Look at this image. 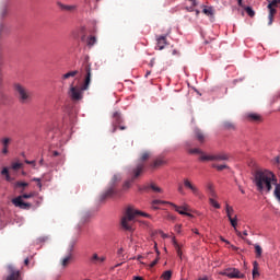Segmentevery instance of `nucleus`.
Masks as SVG:
<instances>
[{"label":"nucleus","mask_w":280,"mask_h":280,"mask_svg":"<svg viewBox=\"0 0 280 280\" xmlns=\"http://www.w3.org/2000/svg\"><path fill=\"white\" fill-rule=\"evenodd\" d=\"M254 186L257 187V191L265 194L273 190V198L280 205V184L277 183L273 172L268 170L254 171Z\"/></svg>","instance_id":"1"},{"label":"nucleus","mask_w":280,"mask_h":280,"mask_svg":"<svg viewBox=\"0 0 280 280\" xmlns=\"http://www.w3.org/2000/svg\"><path fill=\"white\" fill-rule=\"evenodd\" d=\"M82 71L84 72V84L81 88L79 86H71V91H69V96L74 102L81 101V92H84L90 89V79L92 77L90 63L84 61L82 67Z\"/></svg>","instance_id":"2"},{"label":"nucleus","mask_w":280,"mask_h":280,"mask_svg":"<svg viewBox=\"0 0 280 280\" xmlns=\"http://www.w3.org/2000/svg\"><path fill=\"white\" fill-rule=\"evenodd\" d=\"M137 215L150 218V214L133 210V208L128 207L126 209V215L120 219V226H122V230H126L128 232L133 231V228L132 225H130V223L133 222V219L137 218Z\"/></svg>","instance_id":"3"},{"label":"nucleus","mask_w":280,"mask_h":280,"mask_svg":"<svg viewBox=\"0 0 280 280\" xmlns=\"http://www.w3.org/2000/svg\"><path fill=\"white\" fill-rule=\"evenodd\" d=\"M148 160H150L149 151H144L142 152V154L139 155L137 166L131 168L132 179H137L141 175V172H144V162H148Z\"/></svg>","instance_id":"4"},{"label":"nucleus","mask_w":280,"mask_h":280,"mask_svg":"<svg viewBox=\"0 0 280 280\" xmlns=\"http://www.w3.org/2000/svg\"><path fill=\"white\" fill-rule=\"evenodd\" d=\"M35 197V192L24 194L22 196L15 197L10 202L13 203L15 208L22 209V210H30L32 208L31 203L24 202L23 199H32Z\"/></svg>","instance_id":"5"},{"label":"nucleus","mask_w":280,"mask_h":280,"mask_svg":"<svg viewBox=\"0 0 280 280\" xmlns=\"http://www.w3.org/2000/svg\"><path fill=\"white\" fill-rule=\"evenodd\" d=\"M221 277H226L229 279H243L246 278L243 273H241V270H237V268H226L223 271L219 272Z\"/></svg>","instance_id":"6"},{"label":"nucleus","mask_w":280,"mask_h":280,"mask_svg":"<svg viewBox=\"0 0 280 280\" xmlns=\"http://www.w3.org/2000/svg\"><path fill=\"white\" fill-rule=\"evenodd\" d=\"M278 8H280V0L268 1V25L273 24V15H276Z\"/></svg>","instance_id":"7"},{"label":"nucleus","mask_w":280,"mask_h":280,"mask_svg":"<svg viewBox=\"0 0 280 280\" xmlns=\"http://www.w3.org/2000/svg\"><path fill=\"white\" fill-rule=\"evenodd\" d=\"M15 95L19 96V102H22V104H25L26 101H30V92L24 89L21 84L14 85Z\"/></svg>","instance_id":"8"},{"label":"nucleus","mask_w":280,"mask_h":280,"mask_svg":"<svg viewBox=\"0 0 280 280\" xmlns=\"http://www.w3.org/2000/svg\"><path fill=\"white\" fill-rule=\"evenodd\" d=\"M177 187L186 188L191 191V195H194V197H199V188H197V186L194 185L188 178H183V184L177 185Z\"/></svg>","instance_id":"9"},{"label":"nucleus","mask_w":280,"mask_h":280,"mask_svg":"<svg viewBox=\"0 0 280 280\" xmlns=\"http://www.w3.org/2000/svg\"><path fill=\"white\" fill-rule=\"evenodd\" d=\"M224 211L226 212V219L230 220V225L232 226V229H235L237 226V219L232 218V212H235V210H233L230 205H226L224 207Z\"/></svg>","instance_id":"10"},{"label":"nucleus","mask_w":280,"mask_h":280,"mask_svg":"<svg viewBox=\"0 0 280 280\" xmlns=\"http://www.w3.org/2000/svg\"><path fill=\"white\" fill-rule=\"evenodd\" d=\"M57 8L62 12L73 13L78 9L75 4H65L62 2L57 1Z\"/></svg>","instance_id":"11"},{"label":"nucleus","mask_w":280,"mask_h":280,"mask_svg":"<svg viewBox=\"0 0 280 280\" xmlns=\"http://www.w3.org/2000/svg\"><path fill=\"white\" fill-rule=\"evenodd\" d=\"M106 261V256H98L97 254H93L90 256V264L93 266H101Z\"/></svg>","instance_id":"12"},{"label":"nucleus","mask_w":280,"mask_h":280,"mask_svg":"<svg viewBox=\"0 0 280 280\" xmlns=\"http://www.w3.org/2000/svg\"><path fill=\"white\" fill-rule=\"evenodd\" d=\"M8 270L10 275L4 280H21V273L19 270L13 269V266H9Z\"/></svg>","instance_id":"13"},{"label":"nucleus","mask_w":280,"mask_h":280,"mask_svg":"<svg viewBox=\"0 0 280 280\" xmlns=\"http://www.w3.org/2000/svg\"><path fill=\"white\" fill-rule=\"evenodd\" d=\"M172 208L175 209V212H177V214H180V215H185V217H188V218H191V213H188V207L187 206H176V205H172Z\"/></svg>","instance_id":"14"},{"label":"nucleus","mask_w":280,"mask_h":280,"mask_svg":"<svg viewBox=\"0 0 280 280\" xmlns=\"http://www.w3.org/2000/svg\"><path fill=\"white\" fill-rule=\"evenodd\" d=\"M246 121L259 124L262 121V117L255 113H247L246 114Z\"/></svg>","instance_id":"15"},{"label":"nucleus","mask_w":280,"mask_h":280,"mask_svg":"<svg viewBox=\"0 0 280 280\" xmlns=\"http://www.w3.org/2000/svg\"><path fill=\"white\" fill-rule=\"evenodd\" d=\"M163 165H166V160H163L162 156L155 159L153 162L150 163V170L159 168Z\"/></svg>","instance_id":"16"},{"label":"nucleus","mask_w":280,"mask_h":280,"mask_svg":"<svg viewBox=\"0 0 280 280\" xmlns=\"http://www.w3.org/2000/svg\"><path fill=\"white\" fill-rule=\"evenodd\" d=\"M210 158L214 159L215 162H223L230 160V155H226V153H214L209 154Z\"/></svg>","instance_id":"17"},{"label":"nucleus","mask_w":280,"mask_h":280,"mask_svg":"<svg viewBox=\"0 0 280 280\" xmlns=\"http://www.w3.org/2000/svg\"><path fill=\"white\" fill-rule=\"evenodd\" d=\"M194 138L197 139V142H199V144L205 143L206 136L202 130L194 129Z\"/></svg>","instance_id":"18"},{"label":"nucleus","mask_w":280,"mask_h":280,"mask_svg":"<svg viewBox=\"0 0 280 280\" xmlns=\"http://www.w3.org/2000/svg\"><path fill=\"white\" fill-rule=\"evenodd\" d=\"M150 205H151V209L153 210H159V207L156 206H162V205H168L170 207L175 206V203H172L170 201H162V200H153L150 202Z\"/></svg>","instance_id":"19"},{"label":"nucleus","mask_w":280,"mask_h":280,"mask_svg":"<svg viewBox=\"0 0 280 280\" xmlns=\"http://www.w3.org/2000/svg\"><path fill=\"white\" fill-rule=\"evenodd\" d=\"M205 191L208 192V197H210V199H215L217 195H215V190L213 188V184L208 183V185L205 186Z\"/></svg>","instance_id":"20"},{"label":"nucleus","mask_w":280,"mask_h":280,"mask_svg":"<svg viewBox=\"0 0 280 280\" xmlns=\"http://www.w3.org/2000/svg\"><path fill=\"white\" fill-rule=\"evenodd\" d=\"M155 42H158V43H155V47H158L159 48V50H162L163 49V47H166V36H159V38L158 39H155Z\"/></svg>","instance_id":"21"},{"label":"nucleus","mask_w":280,"mask_h":280,"mask_svg":"<svg viewBox=\"0 0 280 280\" xmlns=\"http://www.w3.org/2000/svg\"><path fill=\"white\" fill-rule=\"evenodd\" d=\"M114 195H116V191L114 190L113 187L109 189H106V191L101 195V201L112 198L114 197Z\"/></svg>","instance_id":"22"},{"label":"nucleus","mask_w":280,"mask_h":280,"mask_svg":"<svg viewBox=\"0 0 280 280\" xmlns=\"http://www.w3.org/2000/svg\"><path fill=\"white\" fill-rule=\"evenodd\" d=\"M202 14L208 18H213V7H205L202 9Z\"/></svg>","instance_id":"23"},{"label":"nucleus","mask_w":280,"mask_h":280,"mask_svg":"<svg viewBox=\"0 0 280 280\" xmlns=\"http://www.w3.org/2000/svg\"><path fill=\"white\" fill-rule=\"evenodd\" d=\"M78 74H79V71L73 70V71L68 72L66 74H62V80H68V79L74 78Z\"/></svg>","instance_id":"24"},{"label":"nucleus","mask_w":280,"mask_h":280,"mask_svg":"<svg viewBox=\"0 0 280 280\" xmlns=\"http://www.w3.org/2000/svg\"><path fill=\"white\" fill-rule=\"evenodd\" d=\"M199 161H202V162H215V160L213 158H211L210 155H208V154L199 155Z\"/></svg>","instance_id":"25"},{"label":"nucleus","mask_w":280,"mask_h":280,"mask_svg":"<svg viewBox=\"0 0 280 280\" xmlns=\"http://www.w3.org/2000/svg\"><path fill=\"white\" fill-rule=\"evenodd\" d=\"M254 254H256V257H262V247L259 245H254Z\"/></svg>","instance_id":"26"},{"label":"nucleus","mask_w":280,"mask_h":280,"mask_svg":"<svg viewBox=\"0 0 280 280\" xmlns=\"http://www.w3.org/2000/svg\"><path fill=\"white\" fill-rule=\"evenodd\" d=\"M162 280H172V270H166L164 273H161Z\"/></svg>","instance_id":"27"},{"label":"nucleus","mask_w":280,"mask_h":280,"mask_svg":"<svg viewBox=\"0 0 280 280\" xmlns=\"http://www.w3.org/2000/svg\"><path fill=\"white\" fill-rule=\"evenodd\" d=\"M172 245L175 246V252L177 253V257H182L183 256V252L180 250V245H178L175 240L172 241Z\"/></svg>","instance_id":"28"},{"label":"nucleus","mask_w":280,"mask_h":280,"mask_svg":"<svg viewBox=\"0 0 280 280\" xmlns=\"http://www.w3.org/2000/svg\"><path fill=\"white\" fill-rule=\"evenodd\" d=\"M208 202L210 203V207H213L214 209H221V206L215 201V199L208 198Z\"/></svg>","instance_id":"29"},{"label":"nucleus","mask_w":280,"mask_h":280,"mask_svg":"<svg viewBox=\"0 0 280 280\" xmlns=\"http://www.w3.org/2000/svg\"><path fill=\"white\" fill-rule=\"evenodd\" d=\"M223 127L224 130H235V125H233L231 121H224Z\"/></svg>","instance_id":"30"},{"label":"nucleus","mask_w":280,"mask_h":280,"mask_svg":"<svg viewBox=\"0 0 280 280\" xmlns=\"http://www.w3.org/2000/svg\"><path fill=\"white\" fill-rule=\"evenodd\" d=\"M257 266H258L257 261H254V262H253V269H252V277H257V276H259Z\"/></svg>","instance_id":"31"},{"label":"nucleus","mask_w":280,"mask_h":280,"mask_svg":"<svg viewBox=\"0 0 280 280\" xmlns=\"http://www.w3.org/2000/svg\"><path fill=\"white\" fill-rule=\"evenodd\" d=\"M30 187V184L25 183V182H15V188H26Z\"/></svg>","instance_id":"32"},{"label":"nucleus","mask_w":280,"mask_h":280,"mask_svg":"<svg viewBox=\"0 0 280 280\" xmlns=\"http://www.w3.org/2000/svg\"><path fill=\"white\" fill-rule=\"evenodd\" d=\"M1 175L4 176V180L10 182V174L8 173V167H3Z\"/></svg>","instance_id":"33"},{"label":"nucleus","mask_w":280,"mask_h":280,"mask_svg":"<svg viewBox=\"0 0 280 280\" xmlns=\"http://www.w3.org/2000/svg\"><path fill=\"white\" fill-rule=\"evenodd\" d=\"M113 119H115V125H119V122H121V117H119V113L116 112L115 114H113Z\"/></svg>","instance_id":"34"},{"label":"nucleus","mask_w":280,"mask_h":280,"mask_svg":"<svg viewBox=\"0 0 280 280\" xmlns=\"http://www.w3.org/2000/svg\"><path fill=\"white\" fill-rule=\"evenodd\" d=\"M213 168H214L215 171L221 172V171L226 170V168H228V166H226L225 164H221V165L213 164Z\"/></svg>","instance_id":"35"},{"label":"nucleus","mask_w":280,"mask_h":280,"mask_svg":"<svg viewBox=\"0 0 280 280\" xmlns=\"http://www.w3.org/2000/svg\"><path fill=\"white\" fill-rule=\"evenodd\" d=\"M188 154H200V155H205V153H202V151H200L199 149H190L188 150Z\"/></svg>","instance_id":"36"},{"label":"nucleus","mask_w":280,"mask_h":280,"mask_svg":"<svg viewBox=\"0 0 280 280\" xmlns=\"http://www.w3.org/2000/svg\"><path fill=\"white\" fill-rule=\"evenodd\" d=\"M243 10L246 11V14L249 15V18H254V10H252V7H246Z\"/></svg>","instance_id":"37"},{"label":"nucleus","mask_w":280,"mask_h":280,"mask_svg":"<svg viewBox=\"0 0 280 280\" xmlns=\"http://www.w3.org/2000/svg\"><path fill=\"white\" fill-rule=\"evenodd\" d=\"M70 262V255H68L66 258H62V267H68V264Z\"/></svg>","instance_id":"38"},{"label":"nucleus","mask_w":280,"mask_h":280,"mask_svg":"<svg viewBox=\"0 0 280 280\" xmlns=\"http://www.w3.org/2000/svg\"><path fill=\"white\" fill-rule=\"evenodd\" d=\"M10 168H12L13 171H19L21 170V163H13L12 165H10Z\"/></svg>","instance_id":"39"},{"label":"nucleus","mask_w":280,"mask_h":280,"mask_svg":"<svg viewBox=\"0 0 280 280\" xmlns=\"http://www.w3.org/2000/svg\"><path fill=\"white\" fill-rule=\"evenodd\" d=\"M150 189L153 190L154 192H159L161 194V188L159 186H155V185H150Z\"/></svg>","instance_id":"40"},{"label":"nucleus","mask_w":280,"mask_h":280,"mask_svg":"<svg viewBox=\"0 0 280 280\" xmlns=\"http://www.w3.org/2000/svg\"><path fill=\"white\" fill-rule=\"evenodd\" d=\"M273 162H275L276 168L280 170V158H279V156H276V158L273 159Z\"/></svg>","instance_id":"41"},{"label":"nucleus","mask_w":280,"mask_h":280,"mask_svg":"<svg viewBox=\"0 0 280 280\" xmlns=\"http://www.w3.org/2000/svg\"><path fill=\"white\" fill-rule=\"evenodd\" d=\"M9 143H10V138H3L2 139V148H8Z\"/></svg>","instance_id":"42"},{"label":"nucleus","mask_w":280,"mask_h":280,"mask_svg":"<svg viewBox=\"0 0 280 280\" xmlns=\"http://www.w3.org/2000/svg\"><path fill=\"white\" fill-rule=\"evenodd\" d=\"M93 45H95V37H90L88 39V46L92 47Z\"/></svg>","instance_id":"43"},{"label":"nucleus","mask_w":280,"mask_h":280,"mask_svg":"<svg viewBox=\"0 0 280 280\" xmlns=\"http://www.w3.org/2000/svg\"><path fill=\"white\" fill-rule=\"evenodd\" d=\"M235 235H238V237H241L242 235H243V236H247L248 233H247L246 231L238 232L237 230H235Z\"/></svg>","instance_id":"44"},{"label":"nucleus","mask_w":280,"mask_h":280,"mask_svg":"<svg viewBox=\"0 0 280 280\" xmlns=\"http://www.w3.org/2000/svg\"><path fill=\"white\" fill-rule=\"evenodd\" d=\"M159 264V258H155L153 261L150 262V268L155 267Z\"/></svg>","instance_id":"45"},{"label":"nucleus","mask_w":280,"mask_h":280,"mask_svg":"<svg viewBox=\"0 0 280 280\" xmlns=\"http://www.w3.org/2000/svg\"><path fill=\"white\" fill-rule=\"evenodd\" d=\"M33 182L37 183V188L42 187L40 178H33Z\"/></svg>","instance_id":"46"},{"label":"nucleus","mask_w":280,"mask_h":280,"mask_svg":"<svg viewBox=\"0 0 280 280\" xmlns=\"http://www.w3.org/2000/svg\"><path fill=\"white\" fill-rule=\"evenodd\" d=\"M177 192H179L180 195H183V186H177Z\"/></svg>","instance_id":"47"},{"label":"nucleus","mask_w":280,"mask_h":280,"mask_svg":"<svg viewBox=\"0 0 280 280\" xmlns=\"http://www.w3.org/2000/svg\"><path fill=\"white\" fill-rule=\"evenodd\" d=\"M2 154H8V147H2Z\"/></svg>","instance_id":"48"},{"label":"nucleus","mask_w":280,"mask_h":280,"mask_svg":"<svg viewBox=\"0 0 280 280\" xmlns=\"http://www.w3.org/2000/svg\"><path fill=\"white\" fill-rule=\"evenodd\" d=\"M159 234H161V238H166V234H163V232L159 231Z\"/></svg>","instance_id":"49"},{"label":"nucleus","mask_w":280,"mask_h":280,"mask_svg":"<svg viewBox=\"0 0 280 280\" xmlns=\"http://www.w3.org/2000/svg\"><path fill=\"white\" fill-rule=\"evenodd\" d=\"M68 252H73V243H71V246L68 247Z\"/></svg>","instance_id":"50"},{"label":"nucleus","mask_w":280,"mask_h":280,"mask_svg":"<svg viewBox=\"0 0 280 280\" xmlns=\"http://www.w3.org/2000/svg\"><path fill=\"white\" fill-rule=\"evenodd\" d=\"M230 248H231L232 250H237V247H235V245H230Z\"/></svg>","instance_id":"51"},{"label":"nucleus","mask_w":280,"mask_h":280,"mask_svg":"<svg viewBox=\"0 0 280 280\" xmlns=\"http://www.w3.org/2000/svg\"><path fill=\"white\" fill-rule=\"evenodd\" d=\"M30 265V259H24V266Z\"/></svg>","instance_id":"52"},{"label":"nucleus","mask_w":280,"mask_h":280,"mask_svg":"<svg viewBox=\"0 0 280 280\" xmlns=\"http://www.w3.org/2000/svg\"><path fill=\"white\" fill-rule=\"evenodd\" d=\"M117 255H122V248L117 249Z\"/></svg>","instance_id":"53"},{"label":"nucleus","mask_w":280,"mask_h":280,"mask_svg":"<svg viewBox=\"0 0 280 280\" xmlns=\"http://www.w3.org/2000/svg\"><path fill=\"white\" fill-rule=\"evenodd\" d=\"M175 229H176L177 233L180 232V225H176Z\"/></svg>","instance_id":"54"},{"label":"nucleus","mask_w":280,"mask_h":280,"mask_svg":"<svg viewBox=\"0 0 280 280\" xmlns=\"http://www.w3.org/2000/svg\"><path fill=\"white\" fill-rule=\"evenodd\" d=\"M129 186H130V182H126L125 188L128 189Z\"/></svg>","instance_id":"55"},{"label":"nucleus","mask_w":280,"mask_h":280,"mask_svg":"<svg viewBox=\"0 0 280 280\" xmlns=\"http://www.w3.org/2000/svg\"><path fill=\"white\" fill-rule=\"evenodd\" d=\"M238 7L243 8V0H238Z\"/></svg>","instance_id":"56"},{"label":"nucleus","mask_w":280,"mask_h":280,"mask_svg":"<svg viewBox=\"0 0 280 280\" xmlns=\"http://www.w3.org/2000/svg\"><path fill=\"white\" fill-rule=\"evenodd\" d=\"M52 156H59V152L57 151L52 152Z\"/></svg>","instance_id":"57"},{"label":"nucleus","mask_w":280,"mask_h":280,"mask_svg":"<svg viewBox=\"0 0 280 280\" xmlns=\"http://www.w3.org/2000/svg\"><path fill=\"white\" fill-rule=\"evenodd\" d=\"M221 242H224V244H230V241H226L224 238H221Z\"/></svg>","instance_id":"58"},{"label":"nucleus","mask_w":280,"mask_h":280,"mask_svg":"<svg viewBox=\"0 0 280 280\" xmlns=\"http://www.w3.org/2000/svg\"><path fill=\"white\" fill-rule=\"evenodd\" d=\"M133 280H144L141 277H133Z\"/></svg>","instance_id":"59"},{"label":"nucleus","mask_w":280,"mask_h":280,"mask_svg":"<svg viewBox=\"0 0 280 280\" xmlns=\"http://www.w3.org/2000/svg\"><path fill=\"white\" fill-rule=\"evenodd\" d=\"M35 162H32V161H26V165H32L34 164Z\"/></svg>","instance_id":"60"},{"label":"nucleus","mask_w":280,"mask_h":280,"mask_svg":"<svg viewBox=\"0 0 280 280\" xmlns=\"http://www.w3.org/2000/svg\"><path fill=\"white\" fill-rule=\"evenodd\" d=\"M192 233L199 235V232L197 230H192Z\"/></svg>","instance_id":"61"},{"label":"nucleus","mask_w":280,"mask_h":280,"mask_svg":"<svg viewBox=\"0 0 280 280\" xmlns=\"http://www.w3.org/2000/svg\"><path fill=\"white\" fill-rule=\"evenodd\" d=\"M112 182H117V176L112 177Z\"/></svg>","instance_id":"62"},{"label":"nucleus","mask_w":280,"mask_h":280,"mask_svg":"<svg viewBox=\"0 0 280 280\" xmlns=\"http://www.w3.org/2000/svg\"><path fill=\"white\" fill-rule=\"evenodd\" d=\"M194 13H196V15H199V10H194Z\"/></svg>","instance_id":"63"},{"label":"nucleus","mask_w":280,"mask_h":280,"mask_svg":"<svg viewBox=\"0 0 280 280\" xmlns=\"http://www.w3.org/2000/svg\"><path fill=\"white\" fill-rule=\"evenodd\" d=\"M118 129H120V130H126V127L120 126V128H118Z\"/></svg>","instance_id":"64"}]
</instances>
